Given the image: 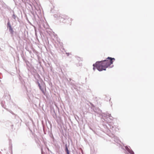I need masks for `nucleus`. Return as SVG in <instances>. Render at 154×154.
<instances>
[{
    "instance_id": "nucleus-1",
    "label": "nucleus",
    "mask_w": 154,
    "mask_h": 154,
    "mask_svg": "<svg viewBox=\"0 0 154 154\" xmlns=\"http://www.w3.org/2000/svg\"><path fill=\"white\" fill-rule=\"evenodd\" d=\"M115 59L109 57H108L106 60L100 62H97L95 64L93 65V69L94 70L95 67L99 71H102L103 70H105L106 68L108 67L111 65L113 63V61Z\"/></svg>"
},
{
    "instance_id": "nucleus-2",
    "label": "nucleus",
    "mask_w": 154,
    "mask_h": 154,
    "mask_svg": "<svg viewBox=\"0 0 154 154\" xmlns=\"http://www.w3.org/2000/svg\"><path fill=\"white\" fill-rule=\"evenodd\" d=\"M72 20V19L68 18L67 16L65 15H63L60 20V21L61 22L66 23L69 25L71 24Z\"/></svg>"
},
{
    "instance_id": "nucleus-3",
    "label": "nucleus",
    "mask_w": 154,
    "mask_h": 154,
    "mask_svg": "<svg viewBox=\"0 0 154 154\" xmlns=\"http://www.w3.org/2000/svg\"><path fill=\"white\" fill-rule=\"evenodd\" d=\"M38 86L39 87V88L41 90L42 92V93L44 95L45 94V91H44V89H45V90H46V88L44 86H41L40 84L39 83L38 84Z\"/></svg>"
},
{
    "instance_id": "nucleus-4",
    "label": "nucleus",
    "mask_w": 154,
    "mask_h": 154,
    "mask_svg": "<svg viewBox=\"0 0 154 154\" xmlns=\"http://www.w3.org/2000/svg\"><path fill=\"white\" fill-rule=\"evenodd\" d=\"M9 31L12 34H13L14 32V30L11 27V26H10V27L9 28Z\"/></svg>"
},
{
    "instance_id": "nucleus-5",
    "label": "nucleus",
    "mask_w": 154,
    "mask_h": 154,
    "mask_svg": "<svg viewBox=\"0 0 154 154\" xmlns=\"http://www.w3.org/2000/svg\"><path fill=\"white\" fill-rule=\"evenodd\" d=\"M66 151L67 154H69V150L66 146Z\"/></svg>"
},
{
    "instance_id": "nucleus-6",
    "label": "nucleus",
    "mask_w": 154,
    "mask_h": 154,
    "mask_svg": "<svg viewBox=\"0 0 154 154\" xmlns=\"http://www.w3.org/2000/svg\"><path fill=\"white\" fill-rule=\"evenodd\" d=\"M126 149L128 151V152H129L131 150L130 149L128 148L127 147H125Z\"/></svg>"
},
{
    "instance_id": "nucleus-7",
    "label": "nucleus",
    "mask_w": 154,
    "mask_h": 154,
    "mask_svg": "<svg viewBox=\"0 0 154 154\" xmlns=\"http://www.w3.org/2000/svg\"><path fill=\"white\" fill-rule=\"evenodd\" d=\"M10 26H11L10 23L9 22L8 23V27H10Z\"/></svg>"
},
{
    "instance_id": "nucleus-8",
    "label": "nucleus",
    "mask_w": 154,
    "mask_h": 154,
    "mask_svg": "<svg viewBox=\"0 0 154 154\" xmlns=\"http://www.w3.org/2000/svg\"><path fill=\"white\" fill-rule=\"evenodd\" d=\"M129 153L131 154H134V152L132 150H131L130 151Z\"/></svg>"
}]
</instances>
